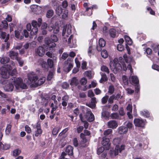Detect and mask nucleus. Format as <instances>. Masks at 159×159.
Instances as JSON below:
<instances>
[{
    "label": "nucleus",
    "instance_id": "f257e3e1",
    "mask_svg": "<svg viewBox=\"0 0 159 159\" xmlns=\"http://www.w3.org/2000/svg\"><path fill=\"white\" fill-rule=\"evenodd\" d=\"M13 84L16 89H19L20 88L26 89L27 88V85L23 83L20 78L12 77L10 79L9 84L5 86V90L7 91H12L14 88Z\"/></svg>",
    "mask_w": 159,
    "mask_h": 159
},
{
    "label": "nucleus",
    "instance_id": "f03ea898",
    "mask_svg": "<svg viewBox=\"0 0 159 159\" xmlns=\"http://www.w3.org/2000/svg\"><path fill=\"white\" fill-rule=\"evenodd\" d=\"M121 141V139L120 138H116L114 139L113 143L116 145L115 150L111 153V155L113 156V154L115 156L117 155L119 152H120L122 150L125 149V146L122 145L120 147L119 144Z\"/></svg>",
    "mask_w": 159,
    "mask_h": 159
},
{
    "label": "nucleus",
    "instance_id": "7ed1b4c3",
    "mask_svg": "<svg viewBox=\"0 0 159 159\" xmlns=\"http://www.w3.org/2000/svg\"><path fill=\"white\" fill-rule=\"evenodd\" d=\"M110 66L111 70L115 74L120 72L122 69L121 66L117 58L110 61Z\"/></svg>",
    "mask_w": 159,
    "mask_h": 159
},
{
    "label": "nucleus",
    "instance_id": "20e7f679",
    "mask_svg": "<svg viewBox=\"0 0 159 159\" xmlns=\"http://www.w3.org/2000/svg\"><path fill=\"white\" fill-rule=\"evenodd\" d=\"M28 77L29 81L27 84L30 85L33 87H37L38 76L34 72H31L28 75Z\"/></svg>",
    "mask_w": 159,
    "mask_h": 159
},
{
    "label": "nucleus",
    "instance_id": "39448f33",
    "mask_svg": "<svg viewBox=\"0 0 159 159\" xmlns=\"http://www.w3.org/2000/svg\"><path fill=\"white\" fill-rule=\"evenodd\" d=\"M48 7V6H40L33 5L31 6V8L34 13L36 14H41L43 11H44Z\"/></svg>",
    "mask_w": 159,
    "mask_h": 159
},
{
    "label": "nucleus",
    "instance_id": "423d86ee",
    "mask_svg": "<svg viewBox=\"0 0 159 159\" xmlns=\"http://www.w3.org/2000/svg\"><path fill=\"white\" fill-rule=\"evenodd\" d=\"M123 57L124 58L125 61H123L121 64L123 66V69L124 70H126L127 68L129 70L130 72H132V68L131 65L129 64L127 58V55L125 54L124 55Z\"/></svg>",
    "mask_w": 159,
    "mask_h": 159
},
{
    "label": "nucleus",
    "instance_id": "0eeeda50",
    "mask_svg": "<svg viewBox=\"0 0 159 159\" xmlns=\"http://www.w3.org/2000/svg\"><path fill=\"white\" fill-rule=\"evenodd\" d=\"M73 67L72 62L70 61H69L68 60L65 61L63 66V69L65 71L68 72Z\"/></svg>",
    "mask_w": 159,
    "mask_h": 159
},
{
    "label": "nucleus",
    "instance_id": "6e6552de",
    "mask_svg": "<svg viewBox=\"0 0 159 159\" xmlns=\"http://www.w3.org/2000/svg\"><path fill=\"white\" fill-rule=\"evenodd\" d=\"M134 122L135 126L143 127L145 125L146 120L141 118H136L134 119Z\"/></svg>",
    "mask_w": 159,
    "mask_h": 159
},
{
    "label": "nucleus",
    "instance_id": "1a4fd4ad",
    "mask_svg": "<svg viewBox=\"0 0 159 159\" xmlns=\"http://www.w3.org/2000/svg\"><path fill=\"white\" fill-rule=\"evenodd\" d=\"M7 69L5 67L2 66L0 68V74L2 78H7L9 76V70L7 66Z\"/></svg>",
    "mask_w": 159,
    "mask_h": 159
},
{
    "label": "nucleus",
    "instance_id": "9d476101",
    "mask_svg": "<svg viewBox=\"0 0 159 159\" xmlns=\"http://www.w3.org/2000/svg\"><path fill=\"white\" fill-rule=\"evenodd\" d=\"M71 26L70 24H69L64 26L63 28L62 34L63 36L65 35L68 36L71 32Z\"/></svg>",
    "mask_w": 159,
    "mask_h": 159
},
{
    "label": "nucleus",
    "instance_id": "9b49d317",
    "mask_svg": "<svg viewBox=\"0 0 159 159\" xmlns=\"http://www.w3.org/2000/svg\"><path fill=\"white\" fill-rule=\"evenodd\" d=\"M11 64V66L7 65V66L9 70V75H15L17 73V71L16 69L14 68L15 63L12 61Z\"/></svg>",
    "mask_w": 159,
    "mask_h": 159
},
{
    "label": "nucleus",
    "instance_id": "f8f14e48",
    "mask_svg": "<svg viewBox=\"0 0 159 159\" xmlns=\"http://www.w3.org/2000/svg\"><path fill=\"white\" fill-rule=\"evenodd\" d=\"M31 24L33 28L30 33V34L32 35H33L36 34L37 33L38 31V29L37 28L38 26L37 25V22L35 20H33L32 21Z\"/></svg>",
    "mask_w": 159,
    "mask_h": 159
},
{
    "label": "nucleus",
    "instance_id": "ddd939ff",
    "mask_svg": "<svg viewBox=\"0 0 159 159\" xmlns=\"http://www.w3.org/2000/svg\"><path fill=\"white\" fill-rule=\"evenodd\" d=\"M85 119L89 122L93 121L95 119L93 114L91 111H88L85 115Z\"/></svg>",
    "mask_w": 159,
    "mask_h": 159
},
{
    "label": "nucleus",
    "instance_id": "4468645a",
    "mask_svg": "<svg viewBox=\"0 0 159 159\" xmlns=\"http://www.w3.org/2000/svg\"><path fill=\"white\" fill-rule=\"evenodd\" d=\"M36 53L39 56H43L45 54L44 48L41 46H39L35 50Z\"/></svg>",
    "mask_w": 159,
    "mask_h": 159
},
{
    "label": "nucleus",
    "instance_id": "2eb2a0df",
    "mask_svg": "<svg viewBox=\"0 0 159 159\" xmlns=\"http://www.w3.org/2000/svg\"><path fill=\"white\" fill-rule=\"evenodd\" d=\"M110 140L109 139L103 137V140L102 142V144L104 146H105V149L108 150L110 144L109 143Z\"/></svg>",
    "mask_w": 159,
    "mask_h": 159
},
{
    "label": "nucleus",
    "instance_id": "dca6fc26",
    "mask_svg": "<svg viewBox=\"0 0 159 159\" xmlns=\"http://www.w3.org/2000/svg\"><path fill=\"white\" fill-rule=\"evenodd\" d=\"M80 136L82 139L80 144L83 147H85L87 146V140L84 134L83 133H81Z\"/></svg>",
    "mask_w": 159,
    "mask_h": 159
},
{
    "label": "nucleus",
    "instance_id": "f3484780",
    "mask_svg": "<svg viewBox=\"0 0 159 159\" xmlns=\"http://www.w3.org/2000/svg\"><path fill=\"white\" fill-rule=\"evenodd\" d=\"M36 128L37 130L35 131V135L36 137H38L42 133V131L41 128L40 124L38 122L37 123L36 125Z\"/></svg>",
    "mask_w": 159,
    "mask_h": 159
},
{
    "label": "nucleus",
    "instance_id": "a211bd4d",
    "mask_svg": "<svg viewBox=\"0 0 159 159\" xmlns=\"http://www.w3.org/2000/svg\"><path fill=\"white\" fill-rule=\"evenodd\" d=\"M7 54L12 59H16L18 58V53L13 51H11L7 53Z\"/></svg>",
    "mask_w": 159,
    "mask_h": 159
},
{
    "label": "nucleus",
    "instance_id": "6ab92c4d",
    "mask_svg": "<svg viewBox=\"0 0 159 159\" xmlns=\"http://www.w3.org/2000/svg\"><path fill=\"white\" fill-rule=\"evenodd\" d=\"M48 28L49 30L50 31L53 30V32L54 33L57 34L59 32V28L58 25H55L54 27L52 24H50L48 26Z\"/></svg>",
    "mask_w": 159,
    "mask_h": 159
},
{
    "label": "nucleus",
    "instance_id": "aec40b11",
    "mask_svg": "<svg viewBox=\"0 0 159 159\" xmlns=\"http://www.w3.org/2000/svg\"><path fill=\"white\" fill-rule=\"evenodd\" d=\"M108 127L112 129L116 128L118 126L117 123L115 120H112L108 122L107 123Z\"/></svg>",
    "mask_w": 159,
    "mask_h": 159
},
{
    "label": "nucleus",
    "instance_id": "412c9836",
    "mask_svg": "<svg viewBox=\"0 0 159 159\" xmlns=\"http://www.w3.org/2000/svg\"><path fill=\"white\" fill-rule=\"evenodd\" d=\"M96 98H93L91 99V102L87 103V105L92 108H93L96 106Z\"/></svg>",
    "mask_w": 159,
    "mask_h": 159
},
{
    "label": "nucleus",
    "instance_id": "4be33fe9",
    "mask_svg": "<svg viewBox=\"0 0 159 159\" xmlns=\"http://www.w3.org/2000/svg\"><path fill=\"white\" fill-rule=\"evenodd\" d=\"M118 129V133L120 134H126L128 130L127 128L125 126L120 127Z\"/></svg>",
    "mask_w": 159,
    "mask_h": 159
},
{
    "label": "nucleus",
    "instance_id": "5701e85b",
    "mask_svg": "<svg viewBox=\"0 0 159 159\" xmlns=\"http://www.w3.org/2000/svg\"><path fill=\"white\" fill-rule=\"evenodd\" d=\"M79 84V81L75 77L73 78L71 80L70 84L72 86H76Z\"/></svg>",
    "mask_w": 159,
    "mask_h": 159
},
{
    "label": "nucleus",
    "instance_id": "b1692460",
    "mask_svg": "<svg viewBox=\"0 0 159 159\" xmlns=\"http://www.w3.org/2000/svg\"><path fill=\"white\" fill-rule=\"evenodd\" d=\"M73 147L69 145L66 147V152L68 155H72L73 154Z\"/></svg>",
    "mask_w": 159,
    "mask_h": 159
},
{
    "label": "nucleus",
    "instance_id": "393cba45",
    "mask_svg": "<svg viewBox=\"0 0 159 159\" xmlns=\"http://www.w3.org/2000/svg\"><path fill=\"white\" fill-rule=\"evenodd\" d=\"M45 43L48 45L49 48L54 47L56 46V44L54 42H52L51 40H45Z\"/></svg>",
    "mask_w": 159,
    "mask_h": 159
},
{
    "label": "nucleus",
    "instance_id": "a878e982",
    "mask_svg": "<svg viewBox=\"0 0 159 159\" xmlns=\"http://www.w3.org/2000/svg\"><path fill=\"white\" fill-rule=\"evenodd\" d=\"M1 36L3 39H5V41L7 42L9 38V35L7 34L5 32H1Z\"/></svg>",
    "mask_w": 159,
    "mask_h": 159
},
{
    "label": "nucleus",
    "instance_id": "bb28decb",
    "mask_svg": "<svg viewBox=\"0 0 159 159\" xmlns=\"http://www.w3.org/2000/svg\"><path fill=\"white\" fill-rule=\"evenodd\" d=\"M47 24L45 22H43L41 25V28L43 30V31H42V33L43 35H45L47 33V32L45 30L47 28Z\"/></svg>",
    "mask_w": 159,
    "mask_h": 159
},
{
    "label": "nucleus",
    "instance_id": "cd10ccee",
    "mask_svg": "<svg viewBox=\"0 0 159 159\" xmlns=\"http://www.w3.org/2000/svg\"><path fill=\"white\" fill-rule=\"evenodd\" d=\"M2 17L4 19H5L9 22L11 21L12 20V18L11 16L7 13L2 14Z\"/></svg>",
    "mask_w": 159,
    "mask_h": 159
},
{
    "label": "nucleus",
    "instance_id": "c85d7f7f",
    "mask_svg": "<svg viewBox=\"0 0 159 159\" xmlns=\"http://www.w3.org/2000/svg\"><path fill=\"white\" fill-rule=\"evenodd\" d=\"M131 82L135 84H137L139 83V80L136 76H132L130 78Z\"/></svg>",
    "mask_w": 159,
    "mask_h": 159
},
{
    "label": "nucleus",
    "instance_id": "c756f323",
    "mask_svg": "<svg viewBox=\"0 0 159 159\" xmlns=\"http://www.w3.org/2000/svg\"><path fill=\"white\" fill-rule=\"evenodd\" d=\"M9 58L7 57H4L1 59L0 62L2 64H6L9 62Z\"/></svg>",
    "mask_w": 159,
    "mask_h": 159
},
{
    "label": "nucleus",
    "instance_id": "7c9ffc66",
    "mask_svg": "<svg viewBox=\"0 0 159 159\" xmlns=\"http://www.w3.org/2000/svg\"><path fill=\"white\" fill-rule=\"evenodd\" d=\"M45 78L44 77L40 78L38 79V78L37 82V86L43 84L44 82Z\"/></svg>",
    "mask_w": 159,
    "mask_h": 159
},
{
    "label": "nucleus",
    "instance_id": "2f4dec72",
    "mask_svg": "<svg viewBox=\"0 0 159 159\" xmlns=\"http://www.w3.org/2000/svg\"><path fill=\"white\" fill-rule=\"evenodd\" d=\"M125 38L127 44L129 45H131L132 43V41L131 38L127 35H125Z\"/></svg>",
    "mask_w": 159,
    "mask_h": 159
},
{
    "label": "nucleus",
    "instance_id": "473e14b6",
    "mask_svg": "<svg viewBox=\"0 0 159 159\" xmlns=\"http://www.w3.org/2000/svg\"><path fill=\"white\" fill-rule=\"evenodd\" d=\"M55 11L56 14L59 16L62 13V9L61 6H58L55 9Z\"/></svg>",
    "mask_w": 159,
    "mask_h": 159
},
{
    "label": "nucleus",
    "instance_id": "72a5a7b5",
    "mask_svg": "<svg viewBox=\"0 0 159 159\" xmlns=\"http://www.w3.org/2000/svg\"><path fill=\"white\" fill-rule=\"evenodd\" d=\"M54 11L52 9H49L48 11L46 13V17L48 18H51L53 15Z\"/></svg>",
    "mask_w": 159,
    "mask_h": 159
},
{
    "label": "nucleus",
    "instance_id": "f704fd0d",
    "mask_svg": "<svg viewBox=\"0 0 159 159\" xmlns=\"http://www.w3.org/2000/svg\"><path fill=\"white\" fill-rule=\"evenodd\" d=\"M80 119L82 122H84V126L85 129H87L88 128L89 124L85 121V120L82 117V115L80 114L79 115Z\"/></svg>",
    "mask_w": 159,
    "mask_h": 159
},
{
    "label": "nucleus",
    "instance_id": "c9c22d12",
    "mask_svg": "<svg viewBox=\"0 0 159 159\" xmlns=\"http://www.w3.org/2000/svg\"><path fill=\"white\" fill-rule=\"evenodd\" d=\"M111 36L112 38H114L116 35V32L115 29H110L109 31Z\"/></svg>",
    "mask_w": 159,
    "mask_h": 159
},
{
    "label": "nucleus",
    "instance_id": "e433bc0d",
    "mask_svg": "<svg viewBox=\"0 0 159 159\" xmlns=\"http://www.w3.org/2000/svg\"><path fill=\"white\" fill-rule=\"evenodd\" d=\"M106 44V42L103 39L100 38L99 40V45L101 47H104Z\"/></svg>",
    "mask_w": 159,
    "mask_h": 159
},
{
    "label": "nucleus",
    "instance_id": "4c0bfd02",
    "mask_svg": "<svg viewBox=\"0 0 159 159\" xmlns=\"http://www.w3.org/2000/svg\"><path fill=\"white\" fill-rule=\"evenodd\" d=\"M21 153V151L20 150L17 149L14 150L13 152V156L14 157H16L19 155Z\"/></svg>",
    "mask_w": 159,
    "mask_h": 159
},
{
    "label": "nucleus",
    "instance_id": "58836bf2",
    "mask_svg": "<svg viewBox=\"0 0 159 159\" xmlns=\"http://www.w3.org/2000/svg\"><path fill=\"white\" fill-rule=\"evenodd\" d=\"M141 115L145 117H148L149 116V113L147 111H143L140 112Z\"/></svg>",
    "mask_w": 159,
    "mask_h": 159
},
{
    "label": "nucleus",
    "instance_id": "ea45409f",
    "mask_svg": "<svg viewBox=\"0 0 159 159\" xmlns=\"http://www.w3.org/2000/svg\"><path fill=\"white\" fill-rule=\"evenodd\" d=\"M101 55L103 58H107L108 56V54L107 51L105 50H103L101 52Z\"/></svg>",
    "mask_w": 159,
    "mask_h": 159
},
{
    "label": "nucleus",
    "instance_id": "a19ab883",
    "mask_svg": "<svg viewBox=\"0 0 159 159\" xmlns=\"http://www.w3.org/2000/svg\"><path fill=\"white\" fill-rule=\"evenodd\" d=\"M15 36L18 39H21L23 38V36L20 35V33L18 31H15Z\"/></svg>",
    "mask_w": 159,
    "mask_h": 159
},
{
    "label": "nucleus",
    "instance_id": "79ce46f5",
    "mask_svg": "<svg viewBox=\"0 0 159 159\" xmlns=\"http://www.w3.org/2000/svg\"><path fill=\"white\" fill-rule=\"evenodd\" d=\"M107 80V78L105 74H103L102 75V77L101 79L100 80L101 83Z\"/></svg>",
    "mask_w": 159,
    "mask_h": 159
},
{
    "label": "nucleus",
    "instance_id": "37998d69",
    "mask_svg": "<svg viewBox=\"0 0 159 159\" xmlns=\"http://www.w3.org/2000/svg\"><path fill=\"white\" fill-rule=\"evenodd\" d=\"M101 70L102 71H104L107 73H109V70L107 67L105 66H102L101 67Z\"/></svg>",
    "mask_w": 159,
    "mask_h": 159
},
{
    "label": "nucleus",
    "instance_id": "c03bdc74",
    "mask_svg": "<svg viewBox=\"0 0 159 159\" xmlns=\"http://www.w3.org/2000/svg\"><path fill=\"white\" fill-rule=\"evenodd\" d=\"M122 81L125 85H127L128 83V80L127 77L123 75L122 76Z\"/></svg>",
    "mask_w": 159,
    "mask_h": 159
},
{
    "label": "nucleus",
    "instance_id": "a18cd8bd",
    "mask_svg": "<svg viewBox=\"0 0 159 159\" xmlns=\"http://www.w3.org/2000/svg\"><path fill=\"white\" fill-rule=\"evenodd\" d=\"M57 105L54 104L52 102L51 105V107L52 108V109L51 111V113L52 114H53L54 111L56 110L57 108Z\"/></svg>",
    "mask_w": 159,
    "mask_h": 159
},
{
    "label": "nucleus",
    "instance_id": "49530a36",
    "mask_svg": "<svg viewBox=\"0 0 159 159\" xmlns=\"http://www.w3.org/2000/svg\"><path fill=\"white\" fill-rule=\"evenodd\" d=\"M112 130L111 129H108L105 130L104 132V135L107 136L112 133Z\"/></svg>",
    "mask_w": 159,
    "mask_h": 159
},
{
    "label": "nucleus",
    "instance_id": "de8ad7c7",
    "mask_svg": "<svg viewBox=\"0 0 159 159\" xmlns=\"http://www.w3.org/2000/svg\"><path fill=\"white\" fill-rule=\"evenodd\" d=\"M11 125H8L6 127L5 132L7 134H9L11 131Z\"/></svg>",
    "mask_w": 159,
    "mask_h": 159
},
{
    "label": "nucleus",
    "instance_id": "09e8293b",
    "mask_svg": "<svg viewBox=\"0 0 159 159\" xmlns=\"http://www.w3.org/2000/svg\"><path fill=\"white\" fill-rule=\"evenodd\" d=\"M47 63L50 68H52L53 65V61L50 59H48L47 60Z\"/></svg>",
    "mask_w": 159,
    "mask_h": 159
},
{
    "label": "nucleus",
    "instance_id": "8fccbe9b",
    "mask_svg": "<svg viewBox=\"0 0 159 159\" xmlns=\"http://www.w3.org/2000/svg\"><path fill=\"white\" fill-rule=\"evenodd\" d=\"M16 60L18 61L20 66H23L24 61L20 58L18 57Z\"/></svg>",
    "mask_w": 159,
    "mask_h": 159
},
{
    "label": "nucleus",
    "instance_id": "3c124183",
    "mask_svg": "<svg viewBox=\"0 0 159 159\" xmlns=\"http://www.w3.org/2000/svg\"><path fill=\"white\" fill-rule=\"evenodd\" d=\"M114 91V88L112 85H111L109 86L108 89V93L111 94H112L113 93Z\"/></svg>",
    "mask_w": 159,
    "mask_h": 159
},
{
    "label": "nucleus",
    "instance_id": "603ef678",
    "mask_svg": "<svg viewBox=\"0 0 159 159\" xmlns=\"http://www.w3.org/2000/svg\"><path fill=\"white\" fill-rule=\"evenodd\" d=\"M117 49L119 51H122L124 49V46L121 44H119L117 46Z\"/></svg>",
    "mask_w": 159,
    "mask_h": 159
},
{
    "label": "nucleus",
    "instance_id": "864d4df0",
    "mask_svg": "<svg viewBox=\"0 0 159 159\" xmlns=\"http://www.w3.org/2000/svg\"><path fill=\"white\" fill-rule=\"evenodd\" d=\"M51 39L53 42H55L57 41L58 39L57 36L55 35H51Z\"/></svg>",
    "mask_w": 159,
    "mask_h": 159
},
{
    "label": "nucleus",
    "instance_id": "5fc2aeb1",
    "mask_svg": "<svg viewBox=\"0 0 159 159\" xmlns=\"http://www.w3.org/2000/svg\"><path fill=\"white\" fill-rule=\"evenodd\" d=\"M25 131L28 134H30L31 132V129L30 128L28 125H26L25 126Z\"/></svg>",
    "mask_w": 159,
    "mask_h": 159
},
{
    "label": "nucleus",
    "instance_id": "6e6d98bb",
    "mask_svg": "<svg viewBox=\"0 0 159 159\" xmlns=\"http://www.w3.org/2000/svg\"><path fill=\"white\" fill-rule=\"evenodd\" d=\"M108 98V96H106L104 97L102 99V102L103 104H105L107 102Z\"/></svg>",
    "mask_w": 159,
    "mask_h": 159
},
{
    "label": "nucleus",
    "instance_id": "4d7b16f0",
    "mask_svg": "<svg viewBox=\"0 0 159 159\" xmlns=\"http://www.w3.org/2000/svg\"><path fill=\"white\" fill-rule=\"evenodd\" d=\"M105 148L103 147H101L99 148L97 150V153L99 155L101 153L103 152L104 151Z\"/></svg>",
    "mask_w": 159,
    "mask_h": 159
},
{
    "label": "nucleus",
    "instance_id": "13d9d810",
    "mask_svg": "<svg viewBox=\"0 0 159 159\" xmlns=\"http://www.w3.org/2000/svg\"><path fill=\"white\" fill-rule=\"evenodd\" d=\"M2 24L3 25V27L5 28H7L8 27V23L6 20H3L2 21Z\"/></svg>",
    "mask_w": 159,
    "mask_h": 159
},
{
    "label": "nucleus",
    "instance_id": "bf43d9fd",
    "mask_svg": "<svg viewBox=\"0 0 159 159\" xmlns=\"http://www.w3.org/2000/svg\"><path fill=\"white\" fill-rule=\"evenodd\" d=\"M87 83V80L86 78H82L80 80V83L81 84L84 85Z\"/></svg>",
    "mask_w": 159,
    "mask_h": 159
},
{
    "label": "nucleus",
    "instance_id": "052dcab7",
    "mask_svg": "<svg viewBox=\"0 0 159 159\" xmlns=\"http://www.w3.org/2000/svg\"><path fill=\"white\" fill-rule=\"evenodd\" d=\"M145 52L147 55H151L152 53V49L149 48H146Z\"/></svg>",
    "mask_w": 159,
    "mask_h": 159
},
{
    "label": "nucleus",
    "instance_id": "680f3d73",
    "mask_svg": "<svg viewBox=\"0 0 159 159\" xmlns=\"http://www.w3.org/2000/svg\"><path fill=\"white\" fill-rule=\"evenodd\" d=\"M111 117L113 119H117L119 117V115L117 113H114L111 114Z\"/></svg>",
    "mask_w": 159,
    "mask_h": 159
},
{
    "label": "nucleus",
    "instance_id": "e2e57ef3",
    "mask_svg": "<svg viewBox=\"0 0 159 159\" xmlns=\"http://www.w3.org/2000/svg\"><path fill=\"white\" fill-rule=\"evenodd\" d=\"M88 96L90 97H92L94 96V94L92 90H89L88 91Z\"/></svg>",
    "mask_w": 159,
    "mask_h": 159
},
{
    "label": "nucleus",
    "instance_id": "0e129e2a",
    "mask_svg": "<svg viewBox=\"0 0 159 159\" xmlns=\"http://www.w3.org/2000/svg\"><path fill=\"white\" fill-rule=\"evenodd\" d=\"M122 97V96H121L120 93H117L115 96H114L115 99L117 100L121 99Z\"/></svg>",
    "mask_w": 159,
    "mask_h": 159
},
{
    "label": "nucleus",
    "instance_id": "69168bd1",
    "mask_svg": "<svg viewBox=\"0 0 159 159\" xmlns=\"http://www.w3.org/2000/svg\"><path fill=\"white\" fill-rule=\"evenodd\" d=\"M69 86V84L67 82H64L62 85V87L63 89H67Z\"/></svg>",
    "mask_w": 159,
    "mask_h": 159
},
{
    "label": "nucleus",
    "instance_id": "338daca9",
    "mask_svg": "<svg viewBox=\"0 0 159 159\" xmlns=\"http://www.w3.org/2000/svg\"><path fill=\"white\" fill-rule=\"evenodd\" d=\"M68 56V54H67L66 52H64L63 53L62 57H61V58L65 60L66 59Z\"/></svg>",
    "mask_w": 159,
    "mask_h": 159
},
{
    "label": "nucleus",
    "instance_id": "774afa93",
    "mask_svg": "<svg viewBox=\"0 0 159 159\" xmlns=\"http://www.w3.org/2000/svg\"><path fill=\"white\" fill-rule=\"evenodd\" d=\"M153 50L155 52L158 51V53L159 56V45L155 46Z\"/></svg>",
    "mask_w": 159,
    "mask_h": 159
}]
</instances>
